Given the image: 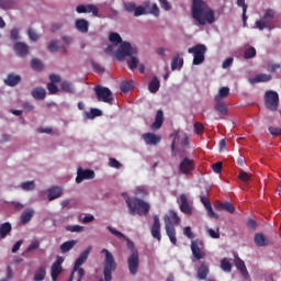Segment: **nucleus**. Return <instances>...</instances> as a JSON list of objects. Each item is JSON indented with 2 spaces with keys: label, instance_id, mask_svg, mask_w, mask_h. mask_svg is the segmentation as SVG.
Masks as SVG:
<instances>
[{
  "label": "nucleus",
  "instance_id": "nucleus-1",
  "mask_svg": "<svg viewBox=\"0 0 281 281\" xmlns=\"http://www.w3.org/2000/svg\"><path fill=\"white\" fill-rule=\"evenodd\" d=\"M191 14L199 25H205L206 23L212 25L216 21L214 10L203 0L192 1Z\"/></svg>",
  "mask_w": 281,
  "mask_h": 281
},
{
  "label": "nucleus",
  "instance_id": "nucleus-2",
  "mask_svg": "<svg viewBox=\"0 0 281 281\" xmlns=\"http://www.w3.org/2000/svg\"><path fill=\"white\" fill-rule=\"evenodd\" d=\"M122 196L127 205L131 216H135V214H138V216H147L148 212H150V204L146 201L139 198L131 199L126 192H123Z\"/></svg>",
  "mask_w": 281,
  "mask_h": 281
},
{
  "label": "nucleus",
  "instance_id": "nucleus-3",
  "mask_svg": "<svg viewBox=\"0 0 281 281\" xmlns=\"http://www.w3.org/2000/svg\"><path fill=\"white\" fill-rule=\"evenodd\" d=\"M136 54H137V47H133L128 42H123L116 52V58L117 60H124L126 56H130L131 59L128 63V68L137 69V65H139V59L135 57Z\"/></svg>",
  "mask_w": 281,
  "mask_h": 281
},
{
  "label": "nucleus",
  "instance_id": "nucleus-4",
  "mask_svg": "<svg viewBox=\"0 0 281 281\" xmlns=\"http://www.w3.org/2000/svg\"><path fill=\"white\" fill-rule=\"evenodd\" d=\"M165 221V229L166 234L172 243V245H177V229H175V225L179 226L181 224V217L173 210L169 211V215L164 216Z\"/></svg>",
  "mask_w": 281,
  "mask_h": 281
},
{
  "label": "nucleus",
  "instance_id": "nucleus-5",
  "mask_svg": "<svg viewBox=\"0 0 281 281\" xmlns=\"http://www.w3.org/2000/svg\"><path fill=\"white\" fill-rule=\"evenodd\" d=\"M101 254H104L105 258L103 260V277L99 281H111L113 280V271L117 269V263L115 262V257L109 251V249L103 248Z\"/></svg>",
  "mask_w": 281,
  "mask_h": 281
},
{
  "label": "nucleus",
  "instance_id": "nucleus-6",
  "mask_svg": "<svg viewBox=\"0 0 281 281\" xmlns=\"http://www.w3.org/2000/svg\"><path fill=\"white\" fill-rule=\"evenodd\" d=\"M255 27L262 30H273L276 27V10L266 9L263 15L255 22Z\"/></svg>",
  "mask_w": 281,
  "mask_h": 281
},
{
  "label": "nucleus",
  "instance_id": "nucleus-7",
  "mask_svg": "<svg viewBox=\"0 0 281 281\" xmlns=\"http://www.w3.org/2000/svg\"><path fill=\"white\" fill-rule=\"evenodd\" d=\"M127 240V248L132 251L131 256L127 258V267L131 276H137L139 271V251L135 249V244L131 239Z\"/></svg>",
  "mask_w": 281,
  "mask_h": 281
},
{
  "label": "nucleus",
  "instance_id": "nucleus-8",
  "mask_svg": "<svg viewBox=\"0 0 281 281\" xmlns=\"http://www.w3.org/2000/svg\"><path fill=\"white\" fill-rule=\"evenodd\" d=\"M265 106L269 111H278V106H280V95L278 92L268 90L263 95Z\"/></svg>",
  "mask_w": 281,
  "mask_h": 281
},
{
  "label": "nucleus",
  "instance_id": "nucleus-9",
  "mask_svg": "<svg viewBox=\"0 0 281 281\" xmlns=\"http://www.w3.org/2000/svg\"><path fill=\"white\" fill-rule=\"evenodd\" d=\"M93 91L95 92L97 100L99 102H104L105 104H113V92L106 87L102 86H95L93 88Z\"/></svg>",
  "mask_w": 281,
  "mask_h": 281
},
{
  "label": "nucleus",
  "instance_id": "nucleus-10",
  "mask_svg": "<svg viewBox=\"0 0 281 281\" xmlns=\"http://www.w3.org/2000/svg\"><path fill=\"white\" fill-rule=\"evenodd\" d=\"M205 52H207V47L203 44H198L188 49L189 54H193V65H202L205 61Z\"/></svg>",
  "mask_w": 281,
  "mask_h": 281
},
{
  "label": "nucleus",
  "instance_id": "nucleus-11",
  "mask_svg": "<svg viewBox=\"0 0 281 281\" xmlns=\"http://www.w3.org/2000/svg\"><path fill=\"white\" fill-rule=\"evenodd\" d=\"M191 251L195 260H203V258H205V243L203 239L196 238L192 240Z\"/></svg>",
  "mask_w": 281,
  "mask_h": 281
},
{
  "label": "nucleus",
  "instance_id": "nucleus-12",
  "mask_svg": "<svg viewBox=\"0 0 281 281\" xmlns=\"http://www.w3.org/2000/svg\"><path fill=\"white\" fill-rule=\"evenodd\" d=\"M95 179V171L91 169H82L79 167L77 169L76 183H82L85 180Z\"/></svg>",
  "mask_w": 281,
  "mask_h": 281
},
{
  "label": "nucleus",
  "instance_id": "nucleus-13",
  "mask_svg": "<svg viewBox=\"0 0 281 281\" xmlns=\"http://www.w3.org/2000/svg\"><path fill=\"white\" fill-rule=\"evenodd\" d=\"M63 262H65V259L57 257L56 261L53 263L50 268V278L53 281H58V276L63 273Z\"/></svg>",
  "mask_w": 281,
  "mask_h": 281
},
{
  "label": "nucleus",
  "instance_id": "nucleus-14",
  "mask_svg": "<svg viewBox=\"0 0 281 281\" xmlns=\"http://www.w3.org/2000/svg\"><path fill=\"white\" fill-rule=\"evenodd\" d=\"M150 233L153 238L161 243V221L159 220V215H154V223L150 228Z\"/></svg>",
  "mask_w": 281,
  "mask_h": 281
},
{
  "label": "nucleus",
  "instance_id": "nucleus-15",
  "mask_svg": "<svg viewBox=\"0 0 281 281\" xmlns=\"http://www.w3.org/2000/svg\"><path fill=\"white\" fill-rule=\"evenodd\" d=\"M179 170L182 175H190L194 170V160L188 157L183 158L179 165Z\"/></svg>",
  "mask_w": 281,
  "mask_h": 281
},
{
  "label": "nucleus",
  "instance_id": "nucleus-16",
  "mask_svg": "<svg viewBox=\"0 0 281 281\" xmlns=\"http://www.w3.org/2000/svg\"><path fill=\"white\" fill-rule=\"evenodd\" d=\"M13 49L20 58H25L30 54V46L23 42H16L13 46Z\"/></svg>",
  "mask_w": 281,
  "mask_h": 281
},
{
  "label": "nucleus",
  "instance_id": "nucleus-17",
  "mask_svg": "<svg viewBox=\"0 0 281 281\" xmlns=\"http://www.w3.org/2000/svg\"><path fill=\"white\" fill-rule=\"evenodd\" d=\"M142 138L144 139L145 144H147V146H157V144L161 142V137L155 135L154 133H145L142 135Z\"/></svg>",
  "mask_w": 281,
  "mask_h": 281
},
{
  "label": "nucleus",
  "instance_id": "nucleus-18",
  "mask_svg": "<svg viewBox=\"0 0 281 281\" xmlns=\"http://www.w3.org/2000/svg\"><path fill=\"white\" fill-rule=\"evenodd\" d=\"M180 211L187 216L192 215V206L188 203V196L184 193L180 194Z\"/></svg>",
  "mask_w": 281,
  "mask_h": 281
},
{
  "label": "nucleus",
  "instance_id": "nucleus-19",
  "mask_svg": "<svg viewBox=\"0 0 281 281\" xmlns=\"http://www.w3.org/2000/svg\"><path fill=\"white\" fill-rule=\"evenodd\" d=\"M89 254H91V246H89L83 252L75 261L74 271L78 269V267H82L89 258Z\"/></svg>",
  "mask_w": 281,
  "mask_h": 281
},
{
  "label": "nucleus",
  "instance_id": "nucleus-20",
  "mask_svg": "<svg viewBox=\"0 0 281 281\" xmlns=\"http://www.w3.org/2000/svg\"><path fill=\"white\" fill-rule=\"evenodd\" d=\"M234 265H235L236 269H238V271H240L241 276H244L245 278H249V272L247 271V266H245V261H243V259H240V257L235 256Z\"/></svg>",
  "mask_w": 281,
  "mask_h": 281
},
{
  "label": "nucleus",
  "instance_id": "nucleus-21",
  "mask_svg": "<svg viewBox=\"0 0 281 281\" xmlns=\"http://www.w3.org/2000/svg\"><path fill=\"white\" fill-rule=\"evenodd\" d=\"M164 125V111L158 110L156 113L155 122L150 125L151 131H159Z\"/></svg>",
  "mask_w": 281,
  "mask_h": 281
},
{
  "label": "nucleus",
  "instance_id": "nucleus-22",
  "mask_svg": "<svg viewBox=\"0 0 281 281\" xmlns=\"http://www.w3.org/2000/svg\"><path fill=\"white\" fill-rule=\"evenodd\" d=\"M75 27L81 34H87V32H89V21L85 19H77L75 22Z\"/></svg>",
  "mask_w": 281,
  "mask_h": 281
},
{
  "label": "nucleus",
  "instance_id": "nucleus-23",
  "mask_svg": "<svg viewBox=\"0 0 281 281\" xmlns=\"http://www.w3.org/2000/svg\"><path fill=\"white\" fill-rule=\"evenodd\" d=\"M216 210L228 212V214H234L236 212V207L231 202H217Z\"/></svg>",
  "mask_w": 281,
  "mask_h": 281
},
{
  "label": "nucleus",
  "instance_id": "nucleus-24",
  "mask_svg": "<svg viewBox=\"0 0 281 281\" xmlns=\"http://www.w3.org/2000/svg\"><path fill=\"white\" fill-rule=\"evenodd\" d=\"M19 82H21V76L14 74H9L4 79V85H7V87H16Z\"/></svg>",
  "mask_w": 281,
  "mask_h": 281
},
{
  "label": "nucleus",
  "instance_id": "nucleus-25",
  "mask_svg": "<svg viewBox=\"0 0 281 281\" xmlns=\"http://www.w3.org/2000/svg\"><path fill=\"white\" fill-rule=\"evenodd\" d=\"M214 101H215L214 110L217 111L220 115H227V103H225V101L223 100H214Z\"/></svg>",
  "mask_w": 281,
  "mask_h": 281
},
{
  "label": "nucleus",
  "instance_id": "nucleus-26",
  "mask_svg": "<svg viewBox=\"0 0 281 281\" xmlns=\"http://www.w3.org/2000/svg\"><path fill=\"white\" fill-rule=\"evenodd\" d=\"M60 196H63V189H60L59 187H53L48 190V201L60 199Z\"/></svg>",
  "mask_w": 281,
  "mask_h": 281
},
{
  "label": "nucleus",
  "instance_id": "nucleus-27",
  "mask_svg": "<svg viewBox=\"0 0 281 281\" xmlns=\"http://www.w3.org/2000/svg\"><path fill=\"white\" fill-rule=\"evenodd\" d=\"M210 273V267L205 262H202L198 269V280H205Z\"/></svg>",
  "mask_w": 281,
  "mask_h": 281
},
{
  "label": "nucleus",
  "instance_id": "nucleus-28",
  "mask_svg": "<svg viewBox=\"0 0 281 281\" xmlns=\"http://www.w3.org/2000/svg\"><path fill=\"white\" fill-rule=\"evenodd\" d=\"M31 95L35 100H45V95H47V92L45 91V88H34L31 92Z\"/></svg>",
  "mask_w": 281,
  "mask_h": 281
},
{
  "label": "nucleus",
  "instance_id": "nucleus-29",
  "mask_svg": "<svg viewBox=\"0 0 281 281\" xmlns=\"http://www.w3.org/2000/svg\"><path fill=\"white\" fill-rule=\"evenodd\" d=\"M269 80H271V75L260 74L250 79L249 82L250 85H258V82H269Z\"/></svg>",
  "mask_w": 281,
  "mask_h": 281
},
{
  "label": "nucleus",
  "instance_id": "nucleus-30",
  "mask_svg": "<svg viewBox=\"0 0 281 281\" xmlns=\"http://www.w3.org/2000/svg\"><path fill=\"white\" fill-rule=\"evenodd\" d=\"M10 232H12V224L10 222L0 224V238H5Z\"/></svg>",
  "mask_w": 281,
  "mask_h": 281
},
{
  "label": "nucleus",
  "instance_id": "nucleus-31",
  "mask_svg": "<svg viewBox=\"0 0 281 281\" xmlns=\"http://www.w3.org/2000/svg\"><path fill=\"white\" fill-rule=\"evenodd\" d=\"M183 67V58L176 54L171 60V70L177 71V69H181Z\"/></svg>",
  "mask_w": 281,
  "mask_h": 281
},
{
  "label": "nucleus",
  "instance_id": "nucleus-32",
  "mask_svg": "<svg viewBox=\"0 0 281 281\" xmlns=\"http://www.w3.org/2000/svg\"><path fill=\"white\" fill-rule=\"evenodd\" d=\"M255 245H257V247H267V245H269V239L262 234L257 233L255 235Z\"/></svg>",
  "mask_w": 281,
  "mask_h": 281
},
{
  "label": "nucleus",
  "instance_id": "nucleus-33",
  "mask_svg": "<svg viewBox=\"0 0 281 281\" xmlns=\"http://www.w3.org/2000/svg\"><path fill=\"white\" fill-rule=\"evenodd\" d=\"M33 216H34V210L29 209V210L24 211L21 215V223H23V225L30 223V221H32Z\"/></svg>",
  "mask_w": 281,
  "mask_h": 281
},
{
  "label": "nucleus",
  "instance_id": "nucleus-34",
  "mask_svg": "<svg viewBox=\"0 0 281 281\" xmlns=\"http://www.w3.org/2000/svg\"><path fill=\"white\" fill-rule=\"evenodd\" d=\"M76 240H68L65 241L60 245V251L61 254H67V251H71V249H74V247H76Z\"/></svg>",
  "mask_w": 281,
  "mask_h": 281
},
{
  "label": "nucleus",
  "instance_id": "nucleus-35",
  "mask_svg": "<svg viewBox=\"0 0 281 281\" xmlns=\"http://www.w3.org/2000/svg\"><path fill=\"white\" fill-rule=\"evenodd\" d=\"M159 87H161L159 79L157 77H154L148 85L150 93H157V91H159Z\"/></svg>",
  "mask_w": 281,
  "mask_h": 281
},
{
  "label": "nucleus",
  "instance_id": "nucleus-36",
  "mask_svg": "<svg viewBox=\"0 0 281 281\" xmlns=\"http://www.w3.org/2000/svg\"><path fill=\"white\" fill-rule=\"evenodd\" d=\"M60 89L64 91V93H76V90H74V83L70 81H63Z\"/></svg>",
  "mask_w": 281,
  "mask_h": 281
},
{
  "label": "nucleus",
  "instance_id": "nucleus-37",
  "mask_svg": "<svg viewBox=\"0 0 281 281\" xmlns=\"http://www.w3.org/2000/svg\"><path fill=\"white\" fill-rule=\"evenodd\" d=\"M46 276H47V271L45 270L44 267H41L40 269H37L35 271L33 280L34 281H43V280H45Z\"/></svg>",
  "mask_w": 281,
  "mask_h": 281
},
{
  "label": "nucleus",
  "instance_id": "nucleus-38",
  "mask_svg": "<svg viewBox=\"0 0 281 281\" xmlns=\"http://www.w3.org/2000/svg\"><path fill=\"white\" fill-rule=\"evenodd\" d=\"M229 95V88L228 87H222L218 90V93L215 95L214 100H223L225 98H228Z\"/></svg>",
  "mask_w": 281,
  "mask_h": 281
},
{
  "label": "nucleus",
  "instance_id": "nucleus-39",
  "mask_svg": "<svg viewBox=\"0 0 281 281\" xmlns=\"http://www.w3.org/2000/svg\"><path fill=\"white\" fill-rule=\"evenodd\" d=\"M21 188L24 192H32L36 188V182L34 180L22 182Z\"/></svg>",
  "mask_w": 281,
  "mask_h": 281
},
{
  "label": "nucleus",
  "instance_id": "nucleus-40",
  "mask_svg": "<svg viewBox=\"0 0 281 281\" xmlns=\"http://www.w3.org/2000/svg\"><path fill=\"white\" fill-rule=\"evenodd\" d=\"M237 5L243 8V23L244 25H247V4L245 3V0H237Z\"/></svg>",
  "mask_w": 281,
  "mask_h": 281
},
{
  "label": "nucleus",
  "instance_id": "nucleus-41",
  "mask_svg": "<svg viewBox=\"0 0 281 281\" xmlns=\"http://www.w3.org/2000/svg\"><path fill=\"white\" fill-rule=\"evenodd\" d=\"M244 58L246 60H249L251 58H256V48L255 47H248L244 50Z\"/></svg>",
  "mask_w": 281,
  "mask_h": 281
},
{
  "label": "nucleus",
  "instance_id": "nucleus-42",
  "mask_svg": "<svg viewBox=\"0 0 281 281\" xmlns=\"http://www.w3.org/2000/svg\"><path fill=\"white\" fill-rule=\"evenodd\" d=\"M221 269L226 273H232V263L229 262V260H227V258L221 260Z\"/></svg>",
  "mask_w": 281,
  "mask_h": 281
},
{
  "label": "nucleus",
  "instance_id": "nucleus-43",
  "mask_svg": "<svg viewBox=\"0 0 281 281\" xmlns=\"http://www.w3.org/2000/svg\"><path fill=\"white\" fill-rule=\"evenodd\" d=\"M100 115H102V111H100L99 109L92 108L90 110V112H86V117H88V120H93L94 117H100Z\"/></svg>",
  "mask_w": 281,
  "mask_h": 281
},
{
  "label": "nucleus",
  "instance_id": "nucleus-44",
  "mask_svg": "<svg viewBox=\"0 0 281 281\" xmlns=\"http://www.w3.org/2000/svg\"><path fill=\"white\" fill-rule=\"evenodd\" d=\"M31 67L34 69V71H43V61L34 58L31 60Z\"/></svg>",
  "mask_w": 281,
  "mask_h": 281
},
{
  "label": "nucleus",
  "instance_id": "nucleus-45",
  "mask_svg": "<svg viewBox=\"0 0 281 281\" xmlns=\"http://www.w3.org/2000/svg\"><path fill=\"white\" fill-rule=\"evenodd\" d=\"M120 89L123 93H128V91H131V89H133V81L121 82Z\"/></svg>",
  "mask_w": 281,
  "mask_h": 281
},
{
  "label": "nucleus",
  "instance_id": "nucleus-46",
  "mask_svg": "<svg viewBox=\"0 0 281 281\" xmlns=\"http://www.w3.org/2000/svg\"><path fill=\"white\" fill-rule=\"evenodd\" d=\"M99 12H100V9H98L95 4H86V14L92 13L93 16H98Z\"/></svg>",
  "mask_w": 281,
  "mask_h": 281
},
{
  "label": "nucleus",
  "instance_id": "nucleus-47",
  "mask_svg": "<svg viewBox=\"0 0 281 281\" xmlns=\"http://www.w3.org/2000/svg\"><path fill=\"white\" fill-rule=\"evenodd\" d=\"M109 41L115 43V45H120L122 43V36L117 33H110Z\"/></svg>",
  "mask_w": 281,
  "mask_h": 281
},
{
  "label": "nucleus",
  "instance_id": "nucleus-48",
  "mask_svg": "<svg viewBox=\"0 0 281 281\" xmlns=\"http://www.w3.org/2000/svg\"><path fill=\"white\" fill-rule=\"evenodd\" d=\"M135 8H137V4H135V2L123 3V9L125 10V12H135Z\"/></svg>",
  "mask_w": 281,
  "mask_h": 281
},
{
  "label": "nucleus",
  "instance_id": "nucleus-49",
  "mask_svg": "<svg viewBox=\"0 0 281 281\" xmlns=\"http://www.w3.org/2000/svg\"><path fill=\"white\" fill-rule=\"evenodd\" d=\"M193 128L195 135H202L203 131H205V126L200 122L194 123Z\"/></svg>",
  "mask_w": 281,
  "mask_h": 281
},
{
  "label": "nucleus",
  "instance_id": "nucleus-50",
  "mask_svg": "<svg viewBox=\"0 0 281 281\" xmlns=\"http://www.w3.org/2000/svg\"><path fill=\"white\" fill-rule=\"evenodd\" d=\"M38 247H41V241H38V239H35V240L31 241V244L26 248V251L27 252L34 251V250L38 249Z\"/></svg>",
  "mask_w": 281,
  "mask_h": 281
},
{
  "label": "nucleus",
  "instance_id": "nucleus-51",
  "mask_svg": "<svg viewBox=\"0 0 281 281\" xmlns=\"http://www.w3.org/2000/svg\"><path fill=\"white\" fill-rule=\"evenodd\" d=\"M212 170L215 172V175H221L223 172V162L217 161L212 165Z\"/></svg>",
  "mask_w": 281,
  "mask_h": 281
},
{
  "label": "nucleus",
  "instance_id": "nucleus-52",
  "mask_svg": "<svg viewBox=\"0 0 281 281\" xmlns=\"http://www.w3.org/2000/svg\"><path fill=\"white\" fill-rule=\"evenodd\" d=\"M239 181L247 183L251 179V175L247 173L246 171H240L238 175Z\"/></svg>",
  "mask_w": 281,
  "mask_h": 281
},
{
  "label": "nucleus",
  "instance_id": "nucleus-53",
  "mask_svg": "<svg viewBox=\"0 0 281 281\" xmlns=\"http://www.w3.org/2000/svg\"><path fill=\"white\" fill-rule=\"evenodd\" d=\"M183 235L189 238V240H194V233L192 232V227L187 226L183 228Z\"/></svg>",
  "mask_w": 281,
  "mask_h": 281
},
{
  "label": "nucleus",
  "instance_id": "nucleus-54",
  "mask_svg": "<svg viewBox=\"0 0 281 281\" xmlns=\"http://www.w3.org/2000/svg\"><path fill=\"white\" fill-rule=\"evenodd\" d=\"M27 35L30 41H33V42H36L40 38L38 33H36V31H34L33 29L27 30Z\"/></svg>",
  "mask_w": 281,
  "mask_h": 281
},
{
  "label": "nucleus",
  "instance_id": "nucleus-55",
  "mask_svg": "<svg viewBox=\"0 0 281 281\" xmlns=\"http://www.w3.org/2000/svg\"><path fill=\"white\" fill-rule=\"evenodd\" d=\"M82 229H85V227L80 226V225H70L66 227L67 232H71V233H80L82 232Z\"/></svg>",
  "mask_w": 281,
  "mask_h": 281
},
{
  "label": "nucleus",
  "instance_id": "nucleus-56",
  "mask_svg": "<svg viewBox=\"0 0 281 281\" xmlns=\"http://www.w3.org/2000/svg\"><path fill=\"white\" fill-rule=\"evenodd\" d=\"M108 229L113 234V236H116V238H126V236H124V234L111 226H108Z\"/></svg>",
  "mask_w": 281,
  "mask_h": 281
},
{
  "label": "nucleus",
  "instance_id": "nucleus-57",
  "mask_svg": "<svg viewBox=\"0 0 281 281\" xmlns=\"http://www.w3.org/2000/svg\"><path fill=\"white\" fill-rule=\"evenodd\" d=\"M146 14V8H144L143 5L136 7L134 10V16H142Z\"/></svg>",
  "mask_w": 281,
  "mask_h": 281
},
{
  "label": "nucleus",
  "instance_id": "nucleus-58",
  "mask_svg": "<svg viewBox=\"0 0 281 281\" xmlns=\"http://www.w3.org/2000/svg\"><path fill=\"white\" fill-rule=\"evenodd\" d=\"M47 90L49 91L50 95H54L56 93H58V86H56V83H48L47 85Z\"/></svg>",
  "mask_w": 281,
  "mask_h": 281
},
{
  "label": "nucleus",
  "instance_id": "nucleus-59",
  "mask_svg": "<svg viewBox=\"0 0 281 281\" xmlns=\"http://www.w3.org/2000/svg\"><path fill=\"white\" fill-rule=\"evenodd\" d=\"M109 166H110V168H116V169L122 168V164H120L117 161V159H115V158H110L109 159Z\"/></svg>",
  "mask_w": 281,
  "mask_h": 281
},
{
  "label": "nucleus",
  "instance_id": "nucleus-60",
  "mask_svg": "<svg viewBox=\"0 0 281 281\" xmlns=\"http://www.w3.org/2000/svg\"><path fill=\"white\" fill-rule=\"evenodd\" d=\"M48 50H50L52 53L58 52V41L53 40V41L48 44Z\"/></svg>",
  "mask_w": 281,
  "mask_h": 281
},
{
  "label": "nucleus",
  "instance_id": "nucleus-61",
  "mask_svg": "<svg viewBox=\"0 0 281 281\" xmlns=\"http://www.w3.org/2000/svg\"><path fill=\"white\" fill-rule=\"evenodd\" d=\"M269 133L273 136V137H279V135H281V128L280 127H269Z\"/></svg>",
  "mask_w": 281,
  "mask_h": 281
},
{
  "label": "nucleus",
  "instance_id": "nucleus-62",
  "mask_svg": "<svg viewBox=\"0 0 281 281\" xmlns=\"http://www.w3.org/2000/svg\"><path fill=\"white\" fill-rule=\"evenodd\" d=\"M278 69H280V64H276V63L268 64V71L273 74L274 71H278Z\"/></svg>",
  "mask_w": 281,
  "mask_h": 281
},
{
  "label": "nucleus",
  "instance_id": "nucleus-63",
  "mask_svg": "<svg viewBox=\"0 0 281 281\" xmlns=\"http://www.w3.org/2000/svg\"><path fill=\"white\" fill-rule=\"evenodd\" d=\"M207 232L211 238H221V232L218 231V228L216 231L210 228Z\"/></svg>",
  "mask_w": 281,
  "mask_h": 281
},
{
  "label": "nucleus",
  "instance_id": "nucleus-64",
  "mask_svg": "<svg viewBox=\"0 0 281 281\" xmlns=\"http://www.w3.org/2000/svg\"><path fill=\"white\" fill-rule=\"evenodd\" d=\"M76 273L78 274L77 281H82V278H85V268L78 267Z\"/></svg>",
  "mask_w": 281,
  "mask_h": 281
}]
</instances>
